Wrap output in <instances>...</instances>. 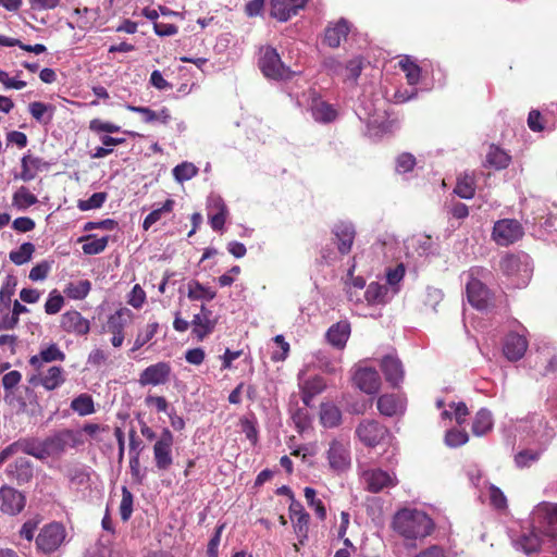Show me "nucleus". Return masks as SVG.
I'll return each instance as SVG.
<instances>
[{
  "label": "nucleus",
  "instance_id": "nucleus-1",
  "mask_svg": "<svg viewBox=\"0 0 557 557\" xmlns=\"http://www.w3.org/2000/svg\"><path fill=\"white\" fill-rule=\"evenodd\" d=\"M393 524L397 533L409 540L425 537L433 530L432 520L420 511H399L396 513Z\"/></svg>",
  "mask_w": 557,
  "mask_h": 557
},
{
  "label": "nucleus",
  "instance_id": "nucleus-61",
  "mask_svg": "<svg viewBox=\"0 0 557 557\" xmlns=\"http://www.w3.org/2000/svg\"><path fill=\"white\" fill-rule=\"evenodd\" d=\"M242 432L255 445L258 442V430L256 421L246 417L240 419Z\"/></svg>",
  "mask_w": 557,
  "mask_h": 557
},
{
  "label": "nucleus",
  "instance_id": "nucleus-55",
  "mask_svg": "<svg viewBox=\"0 0 557 557\" xmlns=\"http://www.w3.org/2000/svg\"><path fill=\"white\" fill-rule=\"evenodd\" d=\"M106 200H107V193H103V191L95 193L86 200H78L77 207L82 211L99 209L103 206Z\"/></svg>",
  "mask_w": 557,
  "mask_h": 557
},
{
  "label": "nucleus",
  "instance_id": "nucleus-35",
  "mask_svg": "<svg viewBox=\"0 0 557 557\" xmlns=\"http://www.w3.org/2000/svg\"><path fill=\"white\" fill-rule=\"evenodd\" d=\"M541 534L542 533L540 532L539 529L537 531L533 529L529 533L521 535L518 541V544L521 547V549L528 555L539 553L542 547Z\"/></svg>",
  "mask_w": 557,
  "mask_h": 557
},
{
  "label": "nucleus",
  "instance_id": "nucleus-4",
  "mask_svg": "<svg viewBox=\"0 0 557 557\" xmlns=\"http://www.w3.org/2000/svg\"><path fill=\"white\" fill-rule=\"evenodd\" d=\"M67 532L63 523L45 524L35 537L36 549L44 555H52L65 543Z\"/></svg>",
  "mask_w": 557,
  "mask_h": 557
},
{
  "label": "nucleus",
  "instance_id": "nucleus-5",
  "mask_svg": "<svg viewBox=\"0 0 557 557\" xmlns=\"http://www.w3.org/2000/svg\"><path fill=\"white\" fill-rule=\"evenodd\" d=\"M84 444L82 433L78 431L63 429L44 440L45 456L59 457L67 448H75Z\"/></svg>",
  "mask_w": 557,
  "mask_h": 557
},
{
  "label": "nucleus",
  "instance_id": "nucleus-13",
  "mask_svg": "<svg viewBox=\"0 0 557 557\" xmlns=\"http://www.w3.org/2000/svg\"><path fill=\"white\" fill-rule=\"evenodd\" d=\"M5 475L11 482H15L17 485L26 484L30 482L34 476V465L29 459L20 457L8 465Z\"/></svg>",
  "mask_w": 557,
  "mask_h": 557
},
{
  "label": "nucleus",
  "instance_id": "nucleus-29",
  "mask_svg": "<svg viewBox=\"0 0 557 557\" xmlns=\"http://www.w3.org/2000/svg\"><path fill=\"white\" fill-rule=\"evenodd\" d=\"M350 335V324L347 321H339L326 332L327 342L337 349H344Z\"/></svg>",
  "mask_w": 557,
  "mask_h": 557
},
{
  "label": "nucleus",
  "instance_id": "nucleus-59",
  "mask_svg": "<svg viewBox=\"0 0 557 557\" xmlns=\"http://www.w3.org/2000/svg\"><path fill=\"white\" fill-rule=\"evenodd\" d=\"M159 330V323L152 322L149 323L146 327V331L144 334H138L135 338L133 350H137L141 348L146 343H148L152 337L157 334Z\"/></svg>",
  "mask_w": 557,
  "mask_h": 557
},
{
  "label": "nucleus",
  "instance_id": "nucleus-60",
  "mask_svg": "<svg viewBox=\"0 0 557 557\" xmlns=\"http://www.w3.org/2000/svg\"><path fill=\"white\" fill-rule=\"evenodd\" d=\"M469 440L466 431L453 429L447 431L445 435V442L450 447H458L466 444Z\"/></svg>",
  "mask_w": 557,
  "mask_h": 557
},
{
  "label": "nucleus",
  "instance_id": "nucleus-51",
  "mask_svg": "<svg viewBox=\"0 0 557 557\" xmlns=\"http://www.w3.org/2000/svg\"><path fill=\"white\" fill-rule=\"evenodd\" d=\"M174 207V200L173 199H166L165 202L162 205V207L152 210L144 220L143 227L145 230H148L151 227L154 223H157L164 213H169L173 210Z\"/></svg>",
  "mask_w": 557,
  "mask_h": 557
},
{
  "label": "nucleus",
  "instance_id": "nucleus-44",
  "mask_svg": "<svg viewBox=\"0 0 557 557\" xmlns=\"http://www.w3.org/2000/svg\"><path fill=\"white\" fill-rule=\"evenodd\" d=\"M399 67L406 74V79L409 85H417L421 77V67L413 62L409 57L403 58L399 63Z\"/></svg>",
  "mask_w": 557,
  "mask_h": 557
},
{
  "label": "nucleus",
  "instance_id": "nucleus-57",
  "mask_svg": "<svg viewBox=\"0 0 557 557\" xmlns=\"http://www.w3.org/2000/svg\"><path fill=\"white\" fill-rule=\"evenodd\" d=\"M540 451L530 449L521 450L515 456L516 466L521 469L530 467L532 462H535L540 459Z\"/></svg>",
  "mask_w": 557,
  "mask_h": 557
},
{
  "label": "nucleus",
  "instance_id": "nucleus-39",
  "mask_svg": "<svg viewBox=\"0 0 557 557\" xmlns=\"http://www.w3.org/2000/svg\"><path fill=\"white\" fill-rule=\"evenodd\" d=\"M454 193L463 199H471L475 194V180L470 174L460 175L457 178Z\"/></svg>",
  "mask_w": 557,
  "mask_h": 557
},
{
  "label": "nucleus",
  "instance_id": "nucleus-6",
  "mask_svg": "<svg viewBox=\"0 0 557 557\" xmlns=\"http://www.w3.org/2000/svg\"><path fill=\"white\" fill-rule=\"evenodd\" d=\"M486 269L482 267H472L468 274L467 297L469 302L476 309H486L491 300V292L478 277L484 276Z\"/></svg>",
  "mask_w": 557,
  "mask_h": 557
},
{
  "label": "nucleus",
  "instance_id": "nucleus-58",
  "mask_svg": "<svg viewBox=\"0 0 557 557\" xmlns=\"http://www.w3.org/2000/svg\"><path fill=\"white\" fill-rule=\"evenodd\" d=\"M416 158L412 153L403 152L396 159V171L398 173L411 172L416 166Z\"/></svg>",
  "mask_w": 557,
  "mask_h": 557
},
{
  "label": "nucleus",
  "instance_id": "nucleus-11",
  "mask_svg": "<svg viewBox=\"0 0 557 557\" xmlns=\"http://www.w3.org/2000/svg\"><path fill=\"white\" fill-rule=\"evenodd\" d=\"M65 371L59 366H52L46 371H42L41 369L39 372L30 375L27 380L29 385H41L48 392L58 389L65 383Z\"/></svg>",
  "mask_w": 557,
  "mask_h": 557
},
{
  "label": "nucleus",
  "instance_id": "nucleus-32",
  "mask_svg": "<svg viewBox=\"0 0 557 557\" xmlns=\"http://www.w3.org/2000/svg\"><path fill=\"white\" fill-rule=\"evenodd\" d=\"M293 523L294 532L298 539V543L294 544L296 552H299V547L306 544L309 533V513H301L299 517L290 519Z\"/></svg>",
  "mask_w": 557,
  "mask_h": 557
},
{
  "label": "nucleus",
  "instance_id": "nucleus-38",
  "mask_svg": "<svg viewBox=\"0 0 557 557\" xmlns=\"http://www.w3.org/2000/svg\"><path fill=\"white\" fill-rule=\"evenodd\" d=\"M187 296L190 300H212L215 298L216 293L209 287L203 286L200 282L191 280L187 284Z\"/></svg>",
  "mask_w": 557,
  "mask_h": 557
},
{
  "label": "nucleus",
  "instance_id": "nucleus-49",
  "mask_svg": "<svg viewBox=\"0 0 557 557\" xmlns=\"http://www.w3.org/2000/svg\"><path fill=\"white\" fill-rule=\"evenodd\" d=\"M34 251V244L24 243L18 247L17 250H12L10 252V260L16 265H22L32 259Z\"/></svg>",
  "mask_w": 557,
  "mask_h": 557
},
{
  "label": "nucleus",
  "instance_id": "nucleus-2",
  "mask_svg": "<svg viewBox=\"0 0 557 557\" xmlns=\"http://www.w3.org/2000/svg\"><path fill=\"white\" fill-rule=\"evenodd\" d=\"M329 470L335 474L347 472L351 468V446L347 438L334 437L324 451Z\"/></svg>",
  "mask_w": 557,
  "mask_h": 557
},
{
  "label": "nucleus",
  "instance_id": "nucleus-14",
  "mask_svg": "<svg viewBox=\"0 0 557 557\" xmlns=\"http://www.w3.org/2000/svg\"><path fill=\"white\" fill-rule=\"evenodd\" d=\"M172 368L169 362L160 361L147 367L139 375V383L146 385L165 384L171 375Z\"/></svg>",
  "mask_w": 557,
  "mask_h": 557
},
{
  "label": "nucleus",
  "instance_id": "nucleus-62",
  "mask_svg": "<svg viewBox=\"0 0 557 557\" xmlns=\"http://www.w3.org/2000/svg\"><path fill=\"white\" fill-rule=\"evenodd\" d=\"M50 269H51L50 262H48L46 260L41 261L32 268L28 277H29V280H32L34 282L44 281L48 276Z\"/></svg>",
  "mask_w": 557,
  "mask_h": 557
},
{
  "label": "nucleus",
  "instance_id": "nucleus-30",
  "mask_svg": "<svg viewBox=\"0 0 557 557\" xmlns=\"http://www.w3.org/2000/svg\"><path fill=\"white\" fill-rule=\"evenodd\" d=\"M486 166L494 168L496 170L506 169L511 162V157L498 146L492 144L490 145L488 151L486 153Z\"/></svg>",
  "mask_w": 557,
  "mask_h": 557
},
{
  "label": "nucleus",
  "instance_id": "nucleus-31",
  "mask_svg": "<svg viewBox=\"0 0 557 557\" xmlns=\"http://www.w3.org/2000/svg\"><path fill=\"white\" fill-rule=\"evenodd\" d=\"M320 422L324 428H336L342 422V411L333 404H322L320 408Z\"/></svg>",
  "mask_w": 557,
  "mask_h": 557
},
{
  "label": "nucleus",
  "instance_id": "nucleus-18",
  "mask_svg": "<svg viewBox=\"0 0 557 557\" xmlns=\"http://www.w3.org/2000/svg\"><path fill=\"white\" fill-rule=\"evenodd\" d=\"M307 2L308 0H271L270 14L280 22H286L304 9Z\"/></svg>",
  "mask_w": 557,
  "mask_h": 557
},
{
  "label": "nucleus",
  "instance_id": "nucleus-23",
  "mask_svg": "<svg viewBox=\"0 0 557 557\" xmlns=\"http://www.w3.org/2000/svg\"><path fill=\"white\" fill-rule=\"evenodd\" d=\"M528 349V341L524 336L510 333L506 336L503 352L510 361L520 360Z\"/></svg>",
  "mask_w": 557,
  "mask_h": 557
},
{
  "label": "nucleus",
  "instance_id": "nucleus-33",
  "mask_svg": "<svg viewBox=\"0 0 557 557\" xmlns=\"http://www.w3.org/2000/svg\"><path fill=\"white\" fill-rule=\"evenodd\" d=\"M132 311L127 308L116 310L113 314L108 318L106 327L107 331L116 334L123 333L127 320L131 318Z\"/></svg>",
  "mask_w": 557,
  "mask_h": 557
},
{
  "label": "nucleus",
  "instance_id": "nucleus-41",
  "mask_svg": "<svg viewBox=\"0 0 557 557\" xmlns=\"http://www.w3.org/2000/svg\"><path fill=\"white\" fill-rule=\"evenodd\" d=\"M71 409L81 417L89 416L95 412L94 399L89 394H79L71 401Z\"/></svg>",
  "mask_w": 557,
  "mask_h": 557
},
{
  "label": "nucleus",
  "instance_id": "nucleus-24",
  "mask_svg": "<svg viewBox=\"0 0 557 557\" xmlns=\"http://www.w3.org/2000/svg\"><path fill=\"white\" fill-rule=\"evenodd\" d=\"M381 370L385 380L393 386L398 387L404 380V368L401 361L394 356H385L381 360Z\"/></svg>",
  "mask_w": 557,
  "mask_h": 557
},
{
  "label": "nucleus",
  "instance_id": "nucleus-7",
  "mask_svg": "<svg viewBox=\"0 0 557 557\" xmlns=\"http://www.w3.org/2000/svg\"><path fill=\"white\" fill-rule=\"evenodd\" d=\"M355 434L364 446L373 448L388 440L389 430L375 420L364 419L357 425Z\"/></svg>",
  "mask_w": 557,
  "mask_h": 557
},
{
  "label": "nucleus",
  "instance_id": "nucleus-40",
  "mask_svg": "<svg viewBox=\"0 0 557 557\" xmlns=\"http://www.w3.org/2000/svg\"><path fill=\"white\" fill-rule=\"evenodd\" d=\"M17 445L20 451L39 460L46 459L44 441L39 443L34 438H21L17 441Z\"/></svg>",
  "mask_w": 557,
  "mask_h": 557
},
{
  "label": "nucleus",
  "instance_id": "nucleus-46",
  "mask_svg": "<svg viewBox=\"0 0 557 557\" xmlns=\"http://www.w3.org/2000/svg\"><path fill=\"white\" fill-rule=\"evenodd\" d=\"M305 498L310 508H312L317 517L323 521L326 518V509L321 499L317 498V492L312 487H305Z\"/></svg>",
  "mask_w": 557,
  "mask_h": 557
},
{
  "label": "nucleus",
  "instance_id": "nucleus-10",
  "mask_svg": "<svg viewBox=\"0 0 557 557\" xmlns=\"http://www.w3.org/2000/svg\"><path fill=\"white\" fill-rule=\"evenodd\" d=\"M174 437L169 429H163L153 445V459L158 470L166 471L173 465L172 446Z\"/></svg>",
  "mask_w": 557,
  "mask_h": 557
},
{
  "label": "nucleus",
  "instance_id": "nucleus-16",
  "mask_svg": "<svg viewBox=\"0 0 557 557\" xmlns=\"http://www.w3.org/2000/svg\"><path fill=\"white\" fill-rule=\"evenodd\" d=\"M25 496L11 486L0 488V510L8 515H17L25 507Z\"/></svg>",
  "mask_w": 557,
  "mask_h": 557
},
{
  "label": "nucleus",
  "instance_id": "nucleus-37",
  "mask_svg": "<svg viewBox=\"0 0 557 557\" xmlns=\"http://www.w3.org/2000/svg\"><path fill=\"white\" fill-rule=\"evenodd\" d=\"M79 242H85L82 249L85 255H98L101 253L108 246L109 237L103 236L97 238L96 235H87L79 238Z\"/></svg>",
  "mask_w": 557,
  "mask_h": 557
},
{
  "label": "nucleus",
  "instance_id": "nucleus-48",
  "mask_svg": "<svg viewBox=\"0 0 557 557\" xmlns=\"http://www.w3.org/2000/svg\"><path fill=\"white\" fill-rule=\"evenodd\" d=\"M521 260L517 255L506 253L499 261V269L506 276H512L520 271Z\"/></svg>",
  "mask_w": 557,
  "mask_h": 557
},
{
  "label": "nucleus",
  "instance_id": "nucleus-50",
  "mask_svg": "<svg viewBox=\"0 0 557 557\" xmlns=\"http://www.w3.org/2000/svg\"><path fill=\"white\" fill-rule=\"evenodd\" d=\"M91 289V283L88 280H82L77 283H70L65 289L67 297L76 300L84 299Z\"/></svg>",
  "mask_w": 557,
  "mask_h": 557
},
{
  "label": "nucleus",
  "instance_id": "nucleus-52",
  "mask_svg": "<svg viewBox=\"0 0 557 557\" xmlns=\"http://www.w3.org/2000/svg\"><path fill=\"white\" fill-rule=\"evenodd\" d=\"M37 197L24 186L20 187L13 195V203L21 209H26L37 203Z\"/></svg>",
  "mask_w": 557,
  "mask_h": 557
},
{
  "label": "nucleus",
  "instance_id": "nucleus-22",
  "mask_svg": "<svg viewBox=\"0 0 557 557\" xmlns=\"http://www.w3.org/2000/svg\"><path fill=\"white\" fill-rule=\"evenodd\" d=\"M64 360L65 354L55 343H52L41 348L37 355L32 356L28 362L36 372H39L44 368V363Z\"/></svg>",
  "mask_w": 557,
  "mask_h": 557
},
{
  "label": "nucleus",
  "instance_id": "nucleus-42",
  "mask_svg": "<svg viewBox=\"0 0 557 557\" xmlns=\"http://www.w3.org/2000/svg\"><path fill=\"white\" fill-rule=\"evenodd\" d=\"M22 381V373L17 370L7 372L2 379L1 384L4 389V400L9 404L12 403V395L14 389Z\"/></svg>",
  "mask_w": 557,
  "mask_h": 557
},
{
  "label": "nucleus",
  "instance_id": "nucleus-12",
  "mask_svg": "<svg viewBox=\"0 0 557 557\" xmlns=\"http://www.w3.org/2000/svg\"><path fill=\"white\" fill-rule=\"evenodd\" d=\"M216 323L218 319L213 315V312L205 305H201L200 312L194 314L190 321L193 326L191 333L198 342H201L214 331Z\"/></svg>",
  "mask_w": 557,
  "mask_h": 557
},
{
  "label": "nucleus",
  "instance_id": "nucleus-28",
  "mask_svg": "<svg viewBox=\"0 0 557 557\" xmlns=\"http://www.w3.org/2000/svg\"><path fill=\"white\" fill-rule=\"evenodd\" d=\"M376 407L381 414L394 417L404 412L405 403L397 395L384 394L377 398Z\"/></svg>",
  "mask_w": 557,
  "mask_h": 557
},
{
  "label": "nucleus",
  "instance_id": "nucleus-43",
  "mask_svg": "<svg viewBox=\"0 0 557 557\" xmlns=\"http://www.w3.org/2000/svg\"><path fill=\"white\" fill-rule=\"evenodd\" d=\"M16 278L12 275L7 277L0 289V311H9L12 302V297L15 293Z\"/></svg>",
  "mask_w": 557,
  "mask_h": 557
},
{
  "label": "nucleus",
  "instance_id": "nucleus-20",
  "mask_svg": "<svg viewBox=\"0 0 557 557\" xmlns=\"http://www.w3.org/2000/svg\"><path fill=\"white\" fill-rule=\"evenodd\" d=\"M362 478L366 488L371 493H379L385 487L396 485V480L381 469L364 471Z\"/></svg>",
  "mask_w": 557,
  "mask_h": 557
},
{
  "label": "nucleus",
  "instance_id": "nucleus-36",
  "mask_svg": "<svg viewBox=\"0 0 557 557\" xmlns=\"http://www.w3.org/2000/svg\"><path fill=\"white\" fill-rule=\"evenodd\" d=\"M30 115L39 123L49 124L52 121L54 107L40 101L29 103Z\"/></svg>",
  "mask_w": 557,
  "mask_h": 557
},
{
  "label": "nucleus",
  "instance_id": "nucleus-34",
  "mask_svg": "<svg viewBox=\"0 0 557 557\" xmlns=\"http://www.w3.org/2000/svg\"><path fill=\"white\" fill-rule=\"evenodd\" d=\"M492 428H493L492 413L485 408L480 409L473 419V423H472L473 434L476 436H482V435L486 434L487 432H490L492 430Z\"/></svg>",
  "mask_w": 557,
  "mask_h": 557
},
{
  "label": "nucleus",
  "instance_id": "nucleus-27",
  "mask_svg": "<svg viewBox=\"0 0 557 557\" xmlns=\"http://www.w3.org/2000/svg\"><path fill=\"white\" fill-rule=\"evenodd\" d=\"M208 209H219V212H208V218L213 231H223L228 216V209L224 200L220 196L211 197Z\"/></svg>",
  "mask_w": 557,
  "mask_h": 557
},
{
  "label": "nucleus",
  "instance_id": "nucleus-15",
  "mask_svg": "<svg viewBox=\"0 0 557 557\" xmlns=\"http://www.w3.org/2000/svg\"><path fill=\"white\" fill-rule=\"evenodd\" d=\"M332 234L338 252L342 256L348 255L351 251L356 237L354 225L350 222H338L332 228Z\"/></svg>",
  "mask_w": 557,
  "mask_h": 557
},
{
  "label": "nucleus",
  "instance_id": "nucleus-21",
  "mask_svg": "<svg viewBox=\"0 0 557 557\" xmlns=\"http://www.w3.org/2000/svg\"><path fill=\"white\" fill-rule=\"evenodd\" d=\"M310 95V111L314 121L319 123H331L335 121L337 117V111L333 108V106L322 100V98L315 91H311Z\"/></svg>",
  "mask_w": 557,
  "mask_h": 557
},
{
  "label": "nucleus",
  "instance_id": "nucleus-3",
  "mask_svg": "<svg viewBox=\"0 0 557 557\" xmlns=\"http://www.w3.org/2000/svg\"><path fill=\"white\" fill-rule=\"evenodd\" d=\"M258 65L262 74L271 79L287 81L296 75L295 71L282 62L276 49L271 46L260 48Z\"/></svg>",
  "mask_w": 557,
  "mask_h": 557
},
{
  "label": "nucleus",
  "instance_id": "nucleus-53",
  "mask_svg": "<svg viewBox=\"0 0 557 557\" xmlns=\"http://www.w3.org/2000/svg\"><path fill=\"white\" fill-rule=\"evenodd\" d=\"M133 502L134 497L132 492L126 487H122V499L120 504V516L121 519L125 522L128 521L133 513Z\"/></svg>",
  "mask_w": 557,
  "mask_h": 557
},
{
  "label": "nucleus",
  "instance_id": "nucleus-64",
  "mask_svg": "<svg viewBox=\"0 0 557 557\" xmlns=\"http://www.w3.org/2000/svg\"><path fill=\"white\" fill-rule=\"evenodd\" d=\"M488 494L491 504L496 509H505L507 507V498L499 487L491 485Z\"/></svg>",
  "mask_w": 557,
  "mask_h": 557
},
{
  "label": "nucleus",
  "instance_id": "nucleus-45",
  "mask_svg": "<svg viewBox=\"0 0 557 557\" xmlns=\"http://www.w3.org/2000/svg\"><path fill=\"white\" fill-rule=\"evenodd\" d=\"M99 9L90 8H76L73 12L77 16L76 23L81 29H89L92 27L94 22L97 20Z\"/></svg>",
  "mask_w": 557,
  "mask_h": 557
},
{
  "label": "nucleus",
  "instance_id": "nucleus-19",
  "mask_svg": "<svg viewBox=\"0 0 557 557\" xmlns=\"http://www.w3.org/2000/svg\"><path fill=\"white\" fill-rule=\"evenodd\" d=\"M60 325L64 332L76 335H86L90 330L89 321L76 310L64 312L61 315Z\"/></svg>",
  "mask_w": 557,
  "mask_h": 557
},
{
  "label": "nucleus",
  "instance_id": "nucleus-26",
  "mask_svg": "<svg viewBox=\"0 0 557 557\" xmlns=\"http://www.w3.org/2000/svg\"><path fill=\"white\" fill-rule=\"evenodd\" d=\"M301 400L309 407L311 406L312 399L324 392L326 388V382L321 375H313L305 379L300 384Z\"/></svg>",
  "mask_w": 557,
  "mask_h": 557
},
{
  "label": "nucleus",
  "instance_id": "nucleus-63",
  "mask_svg": "<svg viewBox=\"0 0 557 557\" xmlns=\"http://www.w3.org/2000/svg\"><path fill=\"white\" fill-rule=\"evenodd\" d=\"M89 129L95 133H117L120 126L110 122H103L100 119H94L89 122Z\"/></svg>",
  "mask_w": 557,
  "mask_h": 557
},
{
  "label": "nucleus",
  "instance_id": "nucleus-56",
  "mask_svg": "<svg viewBox=\"0 0 557 557\" xmlns=\"http://www.w3.org/2000/svg\"><path fill=\"white\" fill-rule=\"evenodd\" d=\"M63 305V296L57 289H53L45 304V311L47 314H57L61 311Z\"/></svg>",
  "mask_w": 557,
  "mask_h": 557
},
{
  "label": "nucleus",
  "instance_id": "nucleus-8",
  "mask_svg": "<svg viewBox=\"0 0 557 557\" xmlns=\"http://www.w3.org/2000/svg\"><path fill=\"white\" fill-rule=\"evenodd\" d=\"M533 519L539 523L542 535L557 540V504L540 503L533 510Z\"/></svg>",
  "mask_w": 557,
  "mask_h": 557
},
{
  "label": "nucleus",
  "instance_id": "nucleus-47",
  "mask_svg": "<svg viewBox=\"0 0 557 557\" xmlns=\"http://www.w3.org/2000/svg\"><path fill=\"white\" fill-rule=\"evenodd\" d=\"M387 294V287L372 282L368 285L364 292V298L369 305L382 304Z\"/></svg>",
  "mask_w": 557,
  "mask_h": 557
},
{
  "label": "nucleus",
  "instance_id": "nucleus-54",
  "mask_svg": "<svg viewBox=\"0 0 557 557\" xmlns=\"http://www.w3.org/2000/svg\"><path fill=\"white\" fill-rule=\"evenodd\" d=\"M197 173L198 169L189 162H183L173 169V176L180 183L193 178Z\"/></svg>",
  "mask_w": 557,
  "mask_h": 557
},
{
  "label": "nucleus",
  "instance_id": "nucleus-25",
  "mask_svg": "<svg viewBox=\"0 0 557 557\" xmlns=\"http://www.w3.org/2000/svg\"><path fill=\"white\" fill-rule=\"evenodd\" d=\"M350 32V24L345 18H339L336 23H331L324 34V42L331 48L341 46L342 40H346Z\"/></svg>",
  "mask_w": 557,
  "mask_h": 557
},
{
  "label": "nucleus",
  "instance_id": "nucleus-17",
  "mask_svg": "<svg viewBox=\"0 0 557 557\" xmlns=\"http://www.w3.org/2000/svg\"><path fill=\"white\" fill-rule=\"evenodd\" d=\"M354 383L366 394L372 395L379 392L381 387V377L373 368H360L354 374Z\"/></svg>",
  "mask_w": 557,
  "mask_h": 557
},
{
  "label": "nucleus",
  "instance_id": "nucleus-9",
  "mask_svg": "<svg viewBox=\"0 0 557 557\" xmlns=\"http://www.w3.org/2000/svg\"><path fill=\"white\" fill-rule=\"evenodd\" d=\"M523 234V227L518 220L503 219L495 222L492 238L497 245L506 247L521 239Z\"/></svg>",
  "mask_w": 557,
  "mask_h": 557
}]
</instances>
